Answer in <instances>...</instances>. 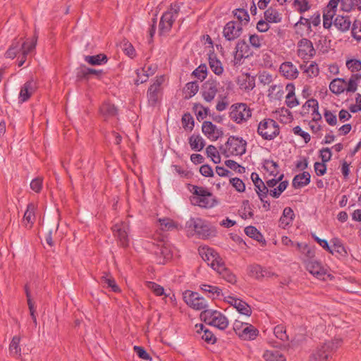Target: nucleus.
I'll return each instance as SVG.
<instances>
[{"mask_svg": "<svg viewBox=\"0 0 361 361\" xmlns=\"http://www.w3.org/2000/svg\"><path fill=\"white\" fill-rule=\"evenodd\" d=\"M188 189L192 193L190 197L192 204L202 208H212L217 204V200L207 188L188 184Z\"/></svg>", "mask_w": 361, "mask_h": 361, "instance_id": "f257e3e1", "label": "nucleus"}, {"mask_svg": "<svg viewBox=\"0 0 361 361\" xmlns=\"http://www.w3.org/2000/svg\"><path fill=\"white\" fill-rule=\"evenodd\" d=\"M183 3L174 1L163 13L159 23L158 34L160 37L167 35L176 21V19L180 11V5Z\"/></svg>", "mask_w": 361, "mask_h": 361, "instance_id": "f03ea898", "label": "nucleus"}, {"mask_svg": "<svg viewBox=\"0 0 361 361\" xmlns=\"http://www.w3.org/2000/svg\"><path fill=\"white\" fill-rule=\"evenodd\" d=\"M185 227L192 235L196 234L202 239L215 235V229H212L208 221L201 218H190L186 221Z\"/></svg>", "mask_w": 361, "mask_h": 361, "instance_id": "7ed1b4c3", "label": "nucleus"}, {"mask_svg": "<svg viewBox=\"0 0 361 361\" xmlns=\"http://www.w3.org/2000/svg\"><path fill=\"white\" fill-rule=\"evenodd\" d=\"M247 142L243 137L230 135L225 145H221L219 150L225 157L242 156L246 152Z\"/></svg>", "mask_w": 361, "mask_h": 361, "instance_id": "20e7f679", "label": "nucleus"}, {"mask_svg": "<svg viewBox=\"0 0 361 361\" xmlns=\"http://www.w3.org/2000/svg\"><path fill=\"white\" fill-rule=\"evenodd\" d=\"M257 132L264 140H272L279 135L280 127L274 119L264 118L258 124Z\"/></svg>", "mask_w": 361, "mask_h": 361, "instance_id": "39448f33", "label": "nucleus"}, {"mask_svg": "<svg viewBox=\"0 0 361 361\" xmlns=\"http://www.w3.org/2000/svg\"><path fill=\"white\" fill-rule=\"evenodd\" d=\"M164 80V76L161 75L159 78H157L156 80L148 87L147 98L149 106L155 107L157 104H160L162 94L161 85Z\"/></svg>", "mask_w": 361, "mask_h": 361, "instance_id": "423d86ee", "label": "nucleus"}, {"mask_svg": "<svg viewBox=\"0 0 361 361\" xmlns=\"http://www.w3.org/2000/svg\"><path fill=\"white\" fill-rule=\"evenodd\" d=\"M229 112L230 118L237 123H241L247 121L252 116V112L249 106L244 103H237L232 104Z\"/></svg>", "mask_w": 361, "mask_h": 361, "instance_id": "0eeeda50", "label": "nucleus"}, {"mask_svg": "<svg viewBox=\"0 0 361 361\" xmlns=\"http://www.w3.org/2000/svg\"><path fill=\"white\" fill-rule=\"evenodd\" d=\"M183 299L189 307L195 310H202L208 307L205 298L200 297L197 292L186 290L183 293Z\"/></svg>", "mask_w": 361, "mask_h": 361, "instance_id": "6e6552de", "label": "nucleus"}, {"mask_svg": "<svg viewBox=\"0 0 361 361\" xmlns=\"http://www.w3.org/2000/svg\"><path fill=\"white\" fill-rule=\"evenodd\" d=\"M198 252L202 259L213 269L216 270L217 266L222 264L223 259L214 248L208 246L200 247Z\"/></svg>", "mask_w": 361, "mask_h": 361, "instance_id": "1a4fd4ad", "label": "nucleus"}, {"mask_svg": "<svg viewBox=\"0 0 361 361\" xmlns=\"http://www.w3.org/2000/svg\"><path fill=\"white\" fill-rule=\"evenodd\" d=\"M243 26L235 20L228 22L224 27L223 36L226 40L231 42L237 39L243 33Z\"/></svg>", "mask_w": 361, "mask_h": 361, "instance_id": "9d476101", "label": "nucleus"}, {"mask_svg": "<svg viewBox=\"0 0 361 361\" xmlns=\"http://www.w3.org/2000/svg\"><path fill=\"white\" fill-rule=\"evenodd\" d=\"M218 82L214 78H209L202 85L201 94L207 102H211L218 92Z\"/></svg>", "mask_w": 361, "mask_h": 361, "instance_id": "9b49d317", "label": "nucleus"}, {"mask_svg": "<svg viewBox=\"0 0 361 361\" xmlns=\"http://www.w3.org/2000/svg\"><path fill=\"white\" fill-rule=\"evenodd\" d=\"M298 49L297 51V54L299 57L302 59H305L306 56H309L310 58H312L316 54V50L313 47L312 42L307 39L302 38L298 42Z\"/></svg>", "mask_w": 361, "mask_h": 361, "instance_id": "f8f14e48", "label": "nucleus"}, {"mask_svg": "<svg viewBox=\"0 0 361 361\" xmlns=\"http://www.w3.org/2000/svg\"><path fill=\"white\" fill-rule=\"evenodd\" d=\"M228 298L231 300H225V301L235 308L240 314L247 317H250L252 314L251 307L246 302L233 296H228Z\"/></svg>", "mask_w": 361, "mask_h": 361, "instance_id": "ddd939ff", "label": "nucleus"}, {"mask_svg": "<svg viewBox=\"0 0 361 361\" xmlns=\"http://www.w3.org/2000/svg\"><path fill=\"white\" fill-rule=\"evenodd\" d=\"M37 88V84L33 80H30L25 82L20 88L18 97L19 102L23 103L27 102L35 93Z\"/></svg>", "mask_w": 361, "mask_h": 361, "instance_id": "4468645a", "label": "nucleus"}, {"mask_svg": "<svg viewBox=\"0 0 361 361\" xmlns=\"http://www.w3.org/2000/svg\"><path fill=\"white\" fill-rule=\"evenodd\" d=\"M307 270L313 276L319 279H324V276L326 274V269L322 266V263L309 259L306 264Z\"/></svg>", "mask_w": 361, "mask_h": 361, "instance_id": "2eb2a0df", "label": "nucleus"}, {"mask_svg": "<svg viewBox=\"0 0 361 361\" xmlns=\"http://www.w3.org/2000/svg\"><path fill=\"white\" fill-rule=\"evenodd\" d=\"M236 83L242 90L245 91L252 90L255 87V77H251L249 73H243L237 77Z\"/></svg>", "mask_w": 361, "mask_h": 361, "instance_id": "dca6fc26", "label": "nucleus"}, {"mask_svg": "<svg viewBox=\"0 0 361 361\" xmlns=\"http://www.w3.org/2000/svg\"><path fill=\"white\" fill-rule=\"evenodd\" d=\"M196 334L201 336L202 339L207 344L214 345L216 343V337L212 331L206 328L203 324L195 325Z\"/></svg>", "mask_w": 361, "mask_h": 361, "instance_id": "f3484780", "label": "nucleus"}, {"mask_svg": "<svg viewBox=\"0 0 361 361\" xmlns=\"http://www.w3.org/2000/svg\"><path fill=\"white\" fill-rule=\"evenodd\" d=\"M281 74L288 80H294L298 78L299 71L293 66L292 62L285 61L281 63L279 68Z\"/></svg>", "mask_w": 361, "mask_h": 361, "instance_id": "a211bd4d", "label": "nucleus"}, {"mask_svg": "<svg viewBox=\"0 0 361 361\" xmlns=\"http://www.w3.org/2000/svg\"><path fill=\"white\" fill-rule=\"evenodd\" d=\"M99 112L104 118V120H107L109 118L116 116L118 109L114 104L109 101H105L99 106Z\"/></svg>", "mask_w": 361, "mask_h": 361, "instance_id": "6ab92c4d", "label": "nucleus"}, {"mask_svg": "<svg viewBox=\"0 0 361 361\" xmlns=\"http://www.w3.org/2000/svg\"><path fill=\"white\" fill-rule=\"evenodd\" d=\"M208 61L211 70L217 75H222L224 67L221 61L217 58L214 49L209 50Z\"/></svg>", "mask_w": 361, "mask_h": 361, "instance_id": "aec40b11", "label": "nucleus"}, {"mask_svg": "<svg viewBox=\"0 0 361 361\" xmlns=\"http://www.w3.org/2000/svg\"><path fill=\"white\" fill-rule=\"evenodd\" d=\"M311 175L308 171H303L294 176L292 185L294 188H301L310 183Z\"/></svg>", "mask_w": 361, "mask_h": 361, "instance_id": "412c9836", "label": "nucleus"}, {"mask_svg": "<svg viewBox=\"0 0 361 361\" xmlns=\"http://www.w3.org/2000/svg\"><path fill=\"white\" fill-rule=\"evenodd\" d=\"M288 91V94L286 97V104L289 108H293L300 104L298 99L295 97V85L293 82L288 83L286 87Z\"/></svg>", "mask_w": 361, "mask_h": 361, "instance_id": "4be33fe9", "label": "nucleus"}, {"mask_svg": "<svg viewBox=\"0 0 361 361\" xmlns=\"http://www.w3.org/2000/svg\"><path fill=\"white\" fill-rule=\"evenodd\" d=\"M216 270L227 282L231 284H235L236 283V276L229 269L226 267L224 260H222V264H221V265L216 267Z\"/></svg>", "mask_w": 361, "mask_h": 361, "instance_id": "5701e85b", "label": "nucleus"}, {"mask_svg": "<svg viewBox=\"0 0 361 361\" xmlns=\"http://www.w3.org/2000/svg\"><path fill=\"white\" fill-rule=\"evenodd\" d=\"M247 326L244 328L240 333H238V336L243 340L250 341L254 340L259 334V331L252 324H245Z\"/></svg>", "mask_w": 361, "mask_h": 361, "instance_id": "b1692460", "label": "nucleus"}, {"mask_svg": "<svg viewBox=\"0 0 361 361\" xmlns=\"http://www.w3.org/2000/svg\"><path fill=\"white\" fill-rule=\"evenodd\" d=\"M334 25L342 32L349 30L351 25L350 16L338 15L334 20Z\"/></svg>", "mask_w": 361, "mask_h": 361, "instance_id": "393cba45", "label": "nucleus"}, {"mask_svg": "<svg viewBox=\"0 0 361 361\" xmlns=\"http://www.w3.org/2000/svg\"><path fill=\"white\" fill-rule=\"evenodd\" d=\"M244 231L248 237L257 240L262 246H265L267 245V241L263 235L255 226H248L245 228Z\"/></svg>", "mask_w": 361, "mask_h": 361, "instance_id": "a878e982", "label": "nucleus"}, {"mask_svg": "<svg viewBox=\"0 0 361 361\" xmlns=\"http://www.w3.org/2000/svg\"><path fill=\"white\" fill-rule=\"evenodd\" d=\"M343 344L342 338H334L331 341L325 342L319 349L320 350H324L325 354L335 352L341 345Z\"/></svg>", "mask_w": 361, "mask_h": 361, "instance_id": "bb28decb", "label": "nucleus"}, {"mask_svg": "<svg viewBox=\"0 0 361 361\" xmlns=\"http://www.w3.org/2000/svg\"><path fill=\"white\" fill-rule=\"evenodd\" d=\"M235 51L245 56L246 58H250L254 55V53L250 48V45L247 43L245 39H240L237 42Z\"/></svg>", "mask_w": 361, "mask_h": 361, "instance_id": "cd10ccee", "label": "nucleus"}, {"mask_svg": "<svg viewBox=\"0 0 361 361\" xmlns=\"http://www.w3.org/2000/svg\"><path fill=\"white\" fill-rule=\"evenodd\" d=\"M331 243L334 247V253L336 252L337 254V257L345 258L348 257V253L347 249L344 246L342 240L338 238H333L331 240Z\"/></svg>", "mask_w": 361, "mask_h": 361, "instance_id": "c85d7f7f", "label": "nucleus"}, {"mask_svg": "<svg viewBox=\"0 0 361 361\" xmlns=\"http://www.w3.org/2000/svg\"><path fill=\"white\" fill-rule=\"evenodd\" d=\"M264 19L270 23H278L282 20L281 14L272 6L269 7L264 12Z\"/></svg>", "mask_w": 361, "mask_h": 361, "instance_id": "c756f323", "label": "nucleus"}, {"mask_svg": "<svg viewBox=\"0 0 361 361\" xmlns=\"http://www.w3.org/2000/svg\"><path fill=\"white\" fill-rule=\"evenodd\" d=\"M234 17L238 19V24L241 26L246 25L250 22V15L247 11L244 8H235L233 11Z\"/></svg>", "mask_w": 361, "mask_h": 361, "instance_id": "7c9ffc66", "label": "nucleus"}, {"mask_svg": "<svg viewBox=\"0 0 361 361\" xmlns=\"http://www.w3.org/2000/svg\"><path fill=\"white\" fill-rule=\"evenodd\" d=\"M219 314H216L210 321V326L218 328L220 330L226 329L228 326V320L227 317L219 311Z\"/></svg>", "mask_w": 361, "mask_h": 361, "instance_id": "2f4dec72", "label": "nucleus"}, {"mask_svg": "<svg viewBox=\"0 0 361 361\" xmlns=\"http://www.w3.org/2000/svg\"><path fill=\"white\" fill-rule=\"evenodd\" d=\"M100 281L102 283L107 285L106 288H110L112 292L120 293L121 291L114 278L111 275L110 273H104V275L101 277Z\"/></svg>", "mask_w": 361, "mask_h": 361, "instance_id": "473e14b6", "label": "nucleus"}, {"mask_svg": "<svg viewBox=\"0 0 361 361\" xmlns=\"http://www.w3.org/2000/svg\"><path fill=\"white\" fill-rule=\"evenodd\" d=\"M295 219V214L291 207H287L283 211L282 216L280 217L279 223L283 228L292 224Z\"/></svg>", "mask_w": 361, "mask_h": 361, "instance_id": "72a5a7b5", "label": "nucleus"}, {"mask_svg": "<svg viewBox=\"0 0 361 361\" xmlns=\"http://www.w3.org/2000/svg\"><path fill=\"white\" fill-rule=\"evenodd\" d=\"M188 142L192 150L200 152L205 147L206 142L204 140L198 135H192L189 139Z\"/></svg>", "mask_w": 361, "mask_h": 361, "instance_id": "f704fd0d", "label": "nucleus"}, {"mask_svg": "<svg viewBox=\"0 0 361 361\" xmlns=\"http://www.w3.org/2000/svg\"><path fill=\"white\" fill-rule=\"evenodd\" d=\"M85 61L91 66H99L107 63L109 58L105 54L85 56Z\"/></svg>", "mask_w": 361, "mask_h": 361, "instance_id": "c9c22d12", "label": "nucleus"}, {"mask_svg": "<svg viewBox=\"0 0 361 361\" xmlns=\"http://www.w3.org/2000/svg\"><path fill=\"white\" fill-rule=\"evenodd\" d=\"M192 111L199 121L203 120L207 116L211 115L209 107L204 106L200 103H195L192 106Z\"/></svg>", "mask_w": 361, "mask_h": 361, "instance_id": "e433bc0d", "label": "nucleus"}, {"mask_svg": "<svg viewBox=\"0 0 361 361\" xmlns=\"http://www.w3.org/2000/svg\"><path fill=\"white\" fill-rule=\"evenodd\" d=\"M346 83L344 78H335L329 84V90L334 94L338 95L345 91V87L343 84Z\"/></svg>", "mask_w": 361, "mask_h": 361, "instance_id": "4c0bfd02", "label": "nucleus"}, {"mask_svg": "<svg viewBox=\"0 0 361 361\" xmlns=\"http://www.w3.org/2000/svg\"><path fill=\"white\" fill-rule=\"evenodd\" d=\"M59 214L58 216H48L46 219L45 230L48 233H56L59 226Z\"/></svg>", "mask_w": 361, "mask_h": 361, "instance_id": "58836bf2", "label": "nucleus"}, {"mask_svg": "<svg viewBox=\"0 0 361 361\" xmlns=\"http://www.w3.org/2000/svg\"><path fill=\"white\" fill-rule=\"evenodd\" d=\"M20 51H22L20 42V40L15 39L12 42V44L8 50L6 51L5 57L8 59H14Z\"/></svg>", "mask_w": 361, "mask_h": 361, "instance_id": "ea45409f", "label": "nucleus"}, {"mask_svg": "<svg viewBox=\"0 0 361 361\" xmlns=\"http://www.w3.org/2000/svg\"><path fill=\"white\" fill-rule=\"evenodd\" d=\"M35 204L33 202H30L27 205V209L24 214L23 220L30 224V228H32L35 221Z\"/></svg>", "mask_w": 361, "mask_h": 361, "instance_id": "a19ab883", "label": "nucleus"}, {"mask_svg": "<svg viewBox=\"0 0 361 361\" xmlns=\"http://www.w3.org/2000/svg\"><path fill=\"white\" fill-rule=\"evenodd\" d=\"M89 67L84 64H81L76 69V80L78 82L85 80L89 81L91 79L90 73L88 72Z\"/></svg>", "mask_w": 361, "mask_h": 361, "instance_id": "79ce46f5", "label": "nucleus"}, {"mask_svg": "<svg viewBox=\"0 0 361 361\" xmlns=\"http://www.w3.org/2000/svg\"><path fill=\"white\" fill-rule=\"evenodd\" d=\"M159 253V257L161 259L159 262V264H165L168 260L173 257L172 251L169 246L166 245L165 243H162V247Z\"/></svg>", "mask_w": 361, "mask_h": 361, "instance_id": "37998d69", "label": "nucleus"}, {"mask_svg": "<svg viewBox=\"0 0 361 361\" xmlns=\"http://www.w3.org/2000/svg\"><path fill=\"white\" fill-rule=\"evenodd\" d=\"M208 69L205 63H201L191 73V75L201 82L203 81L207 76Z\"/></svg>", "mask_w": 361, "mask_h": 361, "instance_id": "c03bdc74", "label": "nucleus"}, {"mask_svg": "<svg viewBox=\"0 0 361 361\" xmlns=\"http://www.w3.org/2000/svg\"><path fill=\"white\" fill-rule=\"evenodd\" d=\"M361 79V74H352L348 81H346L347 87L345 88L347 92H355L357 88V81Z\"/></svg>", "mask_w": 361, "mask_h": 361, "instance_id": "a18cd8bd", "label": "nucleus"}, {"mask_svg": "<svg viewBox=\"0 0 361 361\" xmlns=\"http://www.w3.org/2000/svg\"><path fill=\"white\" fill-rule=\"evenodd\" d=\"M216 314L219 316L218 310L205 308L201 312L200 318L202 322L210 326V321L212 320L213 317H215Z\"/></svg>", "mask_w": 361, "mask_h": 361, "instance_id": "49530a36", "label": "nucleus"}, {"mask_svg": "<svg viewBox=\"0 0 361 361\" xmlns=\"http://www.w3.org/2000/svg\"><path fill=\"white\" fill-rule=\"evenodd\" d=\"M295 247L302 254L305 255L309 259H313L315 256V252L313 249L310 248L307 243H302L297 242Z\"/></svg>", "mask_w": 361, "mask_h": 361, "instance_id": "de8ad7c7", "label": "nucleus"}, {"mask_svg": "<svg viewBox=\"0 0 361 361\" xmlns=\"http://www.w3.org/2000/svg\"><path fill=\"white\" fill-rule=\"evenodd\" d=\"M182 126L185 130L192 131L195 127V120L189 112L185 113L182 116Z\"/></svg>", "mask_w": 361, "mask_h": 361, "instance_id": "09e8293b", "label": "nucleus"}, {"mask_svg": "<svg viewBox=\"0 0 361 361\" xmlns=\"http://www.w3.org/2000/svg\"><path fill=\"white\" fill-rule=\"evenodd\" d=\"M336 12L323 8V27L325 29H330L334 23L333 18Z\"/></svg>", "mask_w": 361, "mask_h": 361, "instance_id": "8fccbe9b", "label": "nucleus"}, {"mask_svg": "<svg viewBox=\"0 0 361 361\" xmlns=\"http://www.w3.org/2000/svg\"><path fill=\"white\" fill-rule=\"evenodd\" d=\"M119 243V245L123 248L129 247L130 239L127 231L124 228L119 231V233L114 235Z\"/></svg>", "mask_w": 361, "mask_h": 361, "instance_id": "3c124183", "label": "nucleus"}, {"mask_svg": "<svg viewBox=\"0 0 361 361\" xmlns=\"http://www.w3.org/2000/svg\"><path fill=\"white\" fill-rule=\"evenodd\" d=\"M266 361H286L285 356L279 351L267 350L263 355Z\"/></svg>", "mask_w": 361, "mask_h": 361, "instance_id": "603ef678", "label": "nucleus"}, {"mask_svg": "<svg viewBox=\"0 0 361 361\" xmlns=\"http://www.w3.org/2000/svg\"><path fill=\"white\" fill-rule=\"evenodd\" d=\"M216 130V126L213 124L212 122L204 121L202 123V131L208 137H210L211 136L213 137V135L215 134Z\"/></svg>", "mask_w": 361, "mask_h": 361, "instance_id": "864d4df0", "label": "nucleus"}, {"mask_svg": "<svg viewBox=\"0 0 361 361\" xmlns=\"http://www.w3.org/2000/svg\"><path fill=\"white\" fill-rule=\"evenodd\" d=\"M264 40L262 35H258L257 34H250L249 35V44L255 49H259L262 47V42Z\"/></svg>", "mask_w": 361, "mask_h": 361, "instance_id": "5fc2aeb1", "label": "nucleus"}, {"mask_svg": "<svg viewBox=\"0 0 361 361\" xmlns=\"http://www.w3.org/2000/svg\"><path fill=\"white\" fill-rule=\"evenodd\" d=\"M312 238L318 243L325 251L334 255V250L331 246L329 245L328 241L325 239H322L318 237L315 233H311Z\"/></svg>", "mask_w": 361, "mask_h": 361, "instance_id": "6e6d98bb", "label": "nucleus"}, {"mask_svg": "<svg viewBox=\"0 0 361 361\" xmlns=\"http://www.w3.org/2000/svg\"><path fill=\"white\" fill-rule=\"evenodd\" d=\"M185 88H186V90L188 92L189 95L188 96L186 95L185 97V99H188L192 97L197 93V92L199 90V85H198L197 81L195 80V81H192V82H189L186 83Z\"/></svg>", "mask_w": 361, "mask_h": 361, "instance_id": "4d7b16f0", "label": "nucleus"}, {"mask_svg": "<svg viewBox=\"0 0 361 361\" xmlns=\"http://www.w3.org/2000/svg\"><path fill=\"white\" fill-rule=\"evenodd\" d=\"M224 164L229 169L233 170L238 173H244L245 172V168L235 161L232 159H227L224 161Z\"/></svg>", "mask_w": 361, "mask_h": 361, "instance_id": "13d9d810", "label": "nucleus"}, {"mask_svg": "<svg viewBox=\"0 0 361 361\" xmlns=\"http://www.w3.org/2000/svg\"><path fill=\"white\" fill-rule=\"evenodd\" d=\"M346 67L352 73L361 70V60L356 59H348L345 63Z\"/></svg>", "mask_w": 361, "mask_h": 361, "instance_id": "bf43d9fd", "label": "nucleus"}, {"mask_svg": "<svg viewBox=\"0 0 361 361\" xmlns=\"http://www.w3.org/2000/svg\"><path fill=\"white\" fill-rule=\"evenodd\" d=\"M250 275L255 277L256 279H261L263 278L264 268L259 264H253L250 266Z\"/></svg>", "mask_w": 361, "mask_h": 361, "instance_id": "052dcab7", "label": "nucleus"}, {"mask_svg": "<svg viewBox=\"0 0 361 361\" xmlns=\"http://www.w3.org/2000/svg\"><path fill=\"white\" fill-rule=\"evenodd\" d=\"M147 287L157 295V296H161L165 295L166 296H168L166 294H165L164 288L163 286H160L159 284L153 282V281H148L147 282Z\"/></svg>", "mask_w": 361, "mask_h": 361, "instance_id": "680f3d73", "label": "nucleus"}, {"mask_svg": "<svg viewBox=\"0 0 361 361\" xmlns=\"http://www.w3.org/2000/svg\"><path fill=\"white\" fill-rule=\"evenodd\" d=\"M133 350L136 353V355L138 356L139 358L144 360H147V361L152 360V357L147 352V350H145V348L144 347L135 345L133 347Z\"/></svg>", "mask_w": 361, "mask_h": 361, "instance_id": "e2e57ef3", "label": "nucleus"}, {"mask_svg": "<svg viewBox=\"0 0 361 361\" xmlns=\"http://www.w3.org/2000/svg\"><path fill=\"white\" fill-rule=\"evenodd\" d=\"M293 6H298V11L300 13H303L310 9L311 6L308 0H294L293 3Z\"/></svg>", "mask_w": 361, "mask_h": 361, "instance_id": "0e129e2a", "label": "nucleus"}, {"mask_svg": "<svg viewBox=\"0 0 361 361\" xmlns=\"http://www.w3.org/2000/svg\"><path fill=\"white\" fill-rule=\"evenodd\" d=\"M230 184L238 192H243L245 190V184L239 178L235 177L230 179Z\"/></svg>", "mask_w": 361, "mask_h": 361, "instance_id": "69168bd1", "label": "nucleus"}, {"mask_svg": "<svg viewBox=\"0 0 361 361\" xmlns=\"http://www.w3.org/2000/svg\"><path fill=\"white\" fill-rule=\"evenodd\" d=\"M20 341V338L19 336H15L13 337L9 345L11 353L20 355V348L19 347Z\"/></svg>", "mask_w": 361, "mask_h": 361, "instance_id": "338daca9", "label": "nucleus"}, {"mask_svg": "<svg viewBox=\"0 0 361 361\" xmlns=\"http://www.w3.org/2000/svg\"><path fill=\"white\" fill-rule=\"evenodd\" d=\"M329 355L325 354L324 350H320L319 348L314 353L309 359V361H328Z\"/></svg>", "mask_w": 361, "mask_h": 361, "instance_id": "774afa93", "label": "nucleus"}]
</instances>
